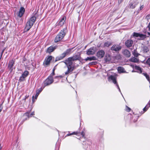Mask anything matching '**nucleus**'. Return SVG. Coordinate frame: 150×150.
Segmentation results:
<instances>
[{
  "instance_id": "12",
  "label": "nucleus",
  "mask_w": 150,
  "mask_h": 150,
  "mask_svg": "<svg viewBox=\"0 0 150 150\" xmlns=\"http://www.w3.org/2000/svg\"><path fill=\"white\" fill-rule=\"evenodd\" d=\"M57 47V46H51L48 48L46 50V52L50 53L54 51Z\"/></svg>"
},
{
  "instance_id": "5",
  "label": "nucleus",
  "mask_w": 150,
  "mask_h": 150,
  "mask_svg": "<svg viewBox=\"0 0 150 150\" xmlns=\"http://www.w3.org/2000/svg\"><path fill=\"white\" fill-rule=\"evenodd\" d=\"M53 82V79L52 76H50L44 81V85L45 86L49 85L52 83Z\"/></svg>"
},
{
  "instance_id": "29",
  "label": "nucleus",
  "mask_w": 150,
  "mask_h": 150,
  "mask_svg": "<svg viewBox=\"0 0 150 150\" xmlns=\"http://www.w3.org/2000/svg\"><path fill=\"white\" fill-rule=\"evenodd\" d=\"M143 51L144 52H147L149 51V49L146 46H144L143 48Z\"/></svg>"
},
{
  "instance_id": "32",
  "label": "nucleus",
  "mask_w": 150,
  "mask_h": 150,
  "mask_svg": "<svg viewBox=\"0 0 150 150\" xmlns=\"http://www.w3.org/2000/svg\"><path fill=\"white\" fill-rule=\"evenodd\" d=\"M143 74L146 77V79L150 83V80H149V75L147 74L146 73H143Z\"/></svg>"
},
{
  "instance_id": "31",
  "label": "nucleus",
  "mask_w": 150,
  "mask_h": 150,
  "mask_svg": "<svg viewBox=\"0 0 150 150\" xmlns=\"http://www.w3.org/2000/svg\"><path fill=\"white\" fill-rule=\"evenodd\" d=\"M37 90L36 91V93L35 97L34 96L32 97V101L33 102H34L35 101V100H36L37 99V98L38 97V92H37Z\"/></svg>"
},
{
  "instance_id": "41",
  "label": "nucleus",
  "mask_w": 150,
  "mask_h": 150,
  "mask_svg": "<svg viewBox=\"0 0 150 150\" xmlns=\"http://www.w3.org/2000/svg\"><path fill=\"white\" fill-rule=\"evenodd\" d=\"M81 134L82 136V137H83L85 135V133L83 132H82Z\"/></svg>"
},
{
  "instance_id": "14",
  "label": "nucleus",
  "mask_w": 150,
  "mask_h": 150,
  "mask_svg": "<svg viewBox=\"0 0 150 150\" xmlns=\"http://www.w3.org/2000/svg\"><path fill=\"white\" fill-rule=\"evenodd\" d=\"M25 12V9L23 7H21L19 9L18 14V16L20 17H22L23 15Z\"/></svg>"
},
{
  "instance_id": "28",
  "label": "nucleus",
  "mask_w": 150,
  "mask_h": 150,
  "mask_svg": "<svg viewBox=\"0 0 150 150\" xmlns=\"http://www.w3.org/2000/svg\"><path fill=\"white\" fill-rule=\"evenodd\" d=\"M150 107V101L149 102L146 106L143 108V110L144 112L146 111Z\"/></svg>"
},
{
  "instance_id": "39",
  "label": "nucleus",
  "mask_w": 150,
  "mask_h": 150,
  "mask_svg": "<svg viewBox=\"0 0 150 150\" xmlns=\"http://www.w3.org/2000/svg\"><path fill=\"white\" fill-rule=\"evenodd\" d=\"M43 88H41L40 89V90H38V95H39V93H40L41 92V91H42Z\"/></svg>"
},
{
  "instance_id": "6",
  "label": "nucleus",
  "mask_w": 150,
  "mask_h": 150,
  "mask_svg": "<svg viewBox=\"0 0 150 150\" xmlns=\"http://www.w3.org/2000/svg\"><path fill=\"white\" fill-rule=\"evenodd\" d=\"M128 115L130 117L131 119L134 122L137 121L139 116V115L138 114H135V113H130Z\"/></svg>"
},
{
  "instance_id": "44",
  "label": "nucleus",
  "mask_w": 150,
  "mask_h": 150,
  "mask_svg": "<svg viewBox=\"0 0 150 150\" xmlns=\"http://www.w3.org/2000/svg\"><path fill=\"white\" fill-rule=\"evenodd\" d=\"M148 27L149 28V30L150 31V22L149 23V24L148 25Z\"/></svg>"
},
{
  "instance_id": "8",
  "label": "nucleus",
  "mask_w": 150,
  "mask_h": 150,
  "mask_svg": "<svg viewBox=\"0 0 150 150\" xmlns=\"http://www.w3.org/2000/svg\"><path fill=\"white\" fill-rule=\"evenodd\" d=\"M133 36L136 37H139L140 38V39L141 40H143L146 38V35H145L135 32L133 33Z\"/></svg>"
},
{
  "instance_id": "3",
  "label": "nucleus",
  "mask_w": 150,
  "mask_h": 150,
  "mask_svg": "<svg viewBox=\"0 0 150 150\" xmlns=\"http://www.w3.org/2000/svg\"><path fill=\"white\" fill-rule=\"evenodd\" d=\"M67 29L66 28H64L57 35L54 40V41L55 42H57L60 41L66 35Z\"/></svg>"
},
{
  "instance_id": "48",
  "label": "nucleus",
  "mask_w": 150,
  "mask_h": 150,
  "mask_svg": "<svg viewBox=\"0 0 150 150\" xmlns=\"http://www.w3.org/2000/svg\"><path fill=\"white\" fill-rule=\"evenodd\" d=\"M109 60H110V58H109V59H108V61H109Z\"/></svg>"
},
{
  "instance_id": "17",
  "label": "nucleus",
  "mask_w": 150,
  "mask_h": 150,
  "mask_svg": "<svg viewBox=\"0 0 150 150\" xmlns=\"http://www.w3.org/2000/svg\"><path fill=\"white\" fill-rule=\"evenodd\" d=\"M95 51L94 49V47H92L88 49L86 52V54L88 55H93L94 54Z\"/></svg>"
},
{
  "instance_id": "36",
  "label": "nucleus",
  "mask_w": 150,
  "mask_h": 150,
  "mask_svg": "<svg viewBox=\"0 0 150 150\" xmlns=\"http://www.w3.org/2000/svg\"><path fill=\"white\" fill-rule=\"evenodd\" d=\"M126 110L127 112H129L130 111L131 109L127 106H126Z\"/></svg>"
},
{
  "instance_id": "45",
  "label": "nucleus",
  "mask_w": 150,
  "mask_h": 150,
  "mask_svg": "<svg viewBox=\"0 0 150 150\" xmlns=\"http://www.w3.org/2000/svg\"><path fill=\"white\" fill-rule=\"evenodd\" d=\"M2 148V147L1 146V144H0V150H1V149Z\"/></svg>"
},
{
  "instance_id": "23",
  "label": "nucleus",
  "mask_w": 150,
  "mask_h": 150,
  "mask_svg": "<svg viewBox=\"0 0 150 150\" xmlns=\"http://www.w3.org/2000/svg\"><path fill=\"white\" fill-rule=\"evenodd\" d=\"M117 70L120 73H123L125 72V69L123 67H118Z\"/></svg>"
},
{
  "instance_id": "40",
  "label": "nucleus",
  "mask_w": 150,
  "mask_h": 150,
  "mask_svg": "<svg viewBox=\"0 0 150 150\" xmlns=\"http://www.w3.org/2000/svg\"><path fill=\"white\" fill-rule=\"evenodd\" d=\"M5 50V49H4L1 52V57L2 56V55H3V54L4 52V50Z\"/></svg>"
},
{
  "instance_id": "21",
  "label": "nucleus",
  "mask_w": 150,
  "mask_h": 150,
  "mask_svg": "<svg viewBox=\"0 0 150 150\" xmlns=\"http://www.w3.org/2000/svg\"><path fill=\"white\" fill-rule=\"evenodd\" d=\"M70 57L71 58V60H72L73 61H74V60L79 59L80 58V57L79 55H75L73 57Z\"/></svg>"
},
{
  "instance_id": "46",
  "label": "nucleus",
  "mask_w": 150,
  "mask_h": 150,
  "mask_svg": "<svg viewBox=\"0 0 150 150\" xmlns=\"http://www.w3.org/2000/svg\"><path fill=\"white\" fill-rule=\"evenodd\" d=\"M28 96H27V95H26V96H25V99L26 98H28Z\"/></svg>"
},
{
  "instance_id": "19",
  "label": "nucleus",
  "mask_w": 150,
  "mask_h": 150,
  "mask_svg": "<svg viewBox=\"0 0 150 150\" xmlns=\"http://www.w3.org/2000/svg\"><path fill=\"white\" fill-rule=\"evenodd\" d=\"M30 113H24L23 116V118L25 119H27V118H28L30 116H32V115H34V113H31L30 114Z\"/></svg>"
},
{
  "instance_id": "49",
  "label": "nucleus",
  "mask_w": 150,
  "mask_h": 150,
  "mask_svg": "<svg viewBox=\"0 0 150 150\" xmlns=\"http://www.w3.org/2000/svg\"><path fill=\"white\" fill-rule=\"evenodd\" d=\"M106 61H107V59H106Z\"/></svg>"
},
{
  "instance_id": "2",
  "label": "nucleus",
  "mask_w": 150,
  "mask_h": 150,
  "mask_svg": "<svg viewBox=\"0 0 150 150\" xmlns=\"http://www.w3.org/2000/svg\"><path fill=\"white\" fill-rule=\"evenodd\" d=\"M36 18L35 16H33L28 21L25 28V31H28L31 28L35 21Z\"/></svg>"
},
{
  "instance_id": "33",
  "label": "nucleus",
  "mask_w": 150,
  "mask_h": 150,
  "mask_svg": "<svg viewBox=\"0 0 150 150\" xmlns=\"http://www.w3.org/2000/svg\"><path fill=\"white\" fill-rule=\"evenodd\" d=\"M25 77H24L22 75H21V76H20V78L19 79V81L20 82L23 81L25 80Z\"/></svg>"
},
{
  "instance_id": "35",
  "label": "nucleus",
  "mask_w": 150,
  "mask_h": 150,
  "mask_svg": "<svg viewBox=\"0 0 150 150\" xmlns=\"http://www.w3.org/2000/svg\"><path fill=\"white\" fill-rule=\"evenodd\" d=\"M146 64L150 66V57L149 58L146 62Z\"/></svg>"
},
{
  "instance_id": "20",
  "label": "nucleus",
  "mask_w": 150,
  "mask_h": 150,
  "mask_svg": "<svg viewBox=\"0 0 150 150\" xmlns=\"http://www.w3.org/2000/svg\"><path fill=\"white\" fill-rule=\"evenodd\" d=\"M14 61L12 60L9 61L8 67L10 69L12 70V68L14 63Z\"/></svg>"
},
{
  "instance_id": "16",
  "label": "nucleus",
  "mask_w": 150,
  "mask_h": 150,
  "mask_svg": "<svg viewBox=\"0 0 150 150\" xmlns=\"http://www.w3.org/2000/svg\"><path fill=\"white\" fill-rule=\"evenodd\" d=\"M52 57L51 56L48 57L46 59H45L44 63V64L46 65H49L50 64V61L52 59Z\"/></svg>"
},
{
  "instance_id": "10",
  "label": "nucleus",
  "mask_w": 150,
  "mask_h": 150,
  "mask_svg": "<svg viewBox=\"0 0 150 150\" xmlns=\"http://www.w3.org/2000/svg\"><path fill=\"white\" fill-rule=\"evenodd\" d=\"M121 46L118 45H113L111 47V50L115 51L120 50L121 49Z\"/></svg>"
},
{
  "instance_id": "13",
  "label": "nucleus",
  "mask_w": 150,
  "mask_h": 150,
  "mask_svg": "<svg viewBox=\"0 0 150 150\" xmlns=\"http://www.w3.org/2000/svg\"><path fill=\"white\" fill-rule=\"evenodd\" d=\"M133 43V41L131 39L127 40L125 42V45L127 47L132 46Z\"/></svg>"
},
{
  "instance_id": "37",
  "label": "nucleus",
  "mask_w": 150,
  "mask_h": 150,
  "mask_svg": "<svg viewBox=\"0 0 150 150\" xmlns=\"http://www.w3.org/2000/svg\"><path fill=\"white\" fill-rule=\"evenodd\" d=\"M146 18L149 21V20L150 19V14L147 15L146 17Z\"/></svg>"
},
{
  "instance_id": "42",
  "label": "nucleus",
  "mask_w": 150,
  "mask_h": 150,
  "mask_svg": "<svg viewBox=\"0 0 150 150\" xmlns=\"http://www.w3.org/2000/svg\"><path fill=\"white\" fill-rule=\"evenodd\" d=\"M144 7V6L143 5L141 6L140 7V10H142L143 9V8Z\"/></svg>"
},
{
  "instance_id": "26",
  "label": "nucleus",
  "mask_w": 150,
  "mask_h": 150,
  "mask_svg": "<svg viewBox=\"0 0 150 150\" xmlns=\"http://www.w3.org/2000/svg\"><path fill=\"white\" fill-rule=\"evenodd\" d=\"M132 53L134 56L136 57H137L139 55L136 50H134L132 51Z\"/></svg>"
},
{
  "instance_id": "34",
  "label": "nucleus",
  "mask_w": 150,
  "mask_h": 150,
  "mask_svg": "<svg viewBox=\"0 0 150 150\" xmlns=\"http://www.w3.org/2000/svg\"><path fill=\"white\" fill-rule=\"evenodd\" d=\"M78 133L77 132H74L73 133H71V134H67L66 135V136H69L71 135L77 134H78Z\"/></svg>"
},
{
  "instance_id": "47",
  "label": "nucleus",
  "mask_w": 150,
  "mask_h": 150,
  "mask_svg": "<svg viewBox=\"0 0 150 150\" xmlns=\"http://www.w3.org/2000/svg\"><path fill=\"white\" fill-rule=\"evenodd\" d=\"M148 34L149 35H150V33H149V32H148Z\"/></svg>"
},
{
  "instance_id": "43",
  "label": "nucleus",
  "mask_w": 150,
  "mask_h": 150,
  "mask_svg": "<svg viewBox=\"0 0 150 150\" xmlns=\"http://www.w3.org/2000/svg\"><path fill=\"white\" fill-rule=\"evenodd\" d=\"M2 109V105H0V112L1 111Z\"/></svg>"
},
{
  "instance_id": "11",
  "label": "nucleus",
  "mask_w": 150,
  "mask_h": 150,
  "mask_svg": "<svg viewBox=\"0 0 150 150\" xmlns=\"http://www.w3.org/2000/svg\"><path fill=\"white\" fill-rule=\"evenodd\" d=\"M138 4V2L137 0H134L133 2L130 3L129 6L130 8L133 9Z\"/></svg>"
},
{
  "instance_id": "38",
  "label": "nucleus",
  "mask_w": 150,
  "mask_h": 150,
  "mask_svg": "<svg viewBox=\"0 0 150 150\" xmlns=\"http://www.w3.org/2000/svg\"><path fill=\"white\" fill-rule=\"evenodd\" d=\"M54 75V69H53L52 72L50 76H53Z\"/></svg>"
},
{
  "instance_id": "18",
  "label": "nucleus",
  "mask_w": 150,
  "mask_h": 150,
  "mask_svg": "<svg viewBox=\"0 0 150 150\" xmlns=\"http://www.w3.org/2000/svg\"><path fill=\"white\" fill-rule=\"evenodd\" d=\"M123 53L126 57H130L131 54L130 52L127 50H125L123 52Z\"/></svg>"
},
{
  "instance_id": "15",
  "label": "nucleus",
  "mask_w": 150,
  "mask_h": 150,
  "mask_svg": "<svg viewBox=\"0 0 150 150\" xmlns=\"http://www.w3.org/2000/svg\"><path fill=\"white\" fill-rule=\"evenodd\" d=\"M66 20V17L65 16L63 17L60 20L59 23H57V25L60 27L62 26L65 23Z\"/></svg>"
},
{
  "instance_id": "24",
  "label": "nucleus",
  "mask_w": 150,
  "mask_h": 150,
  "mask_svg": "<svg viewBox=\"0 0 150 150\" xmlns=\"http://www.w3.org/2000/svg\"><path fill=\"white\" fill-rule=\"evenodd\" d=\"M111 45L110 42L107 41L104 43L103 47H108Z\"/></svg>"
},
{
  "instance_id": "9",
  "label": "nucleus",
  "mask_w": 150,
  "mask_h": 150,
  "mask_svg": "<svg viewBox=\"0 0 150 150\" xmlns=\"http://www.w3.org/2000/svg\"><path fill=\"white\" fill-rule=\"evenodd\" d=\"M105 52L103 50H100L97 53V56L99 58H102L104 56Z\"/></svg>"
},
{
  "instance_id": "30",
  "label": "nucleus",
  "mask_w": 150,
  "mask_h": 150,
  "mask_svg": "<svg viewBox=\"0 0 150 150\" xmlns=\"http://www.w3.org/2000/svg\"><path fill=\"white\" fill-rule=\"evenodd\" d=\"M29 72L27 71H25L23 74H22V75L26 78L28 75Z\"/></svg>"
},
{
  "instance_id": "27",
  "label": "nucleus",
  "mask_w": 150,
  "mask_h": 150,
  "mask_svg": "<svg viewBox=\"0 0 150 150\" xmlns=\"http://www.w3.org/2000/svg\"><path fill=\"white\" fill-rule=\"evenodd\" d=\"M134 68L136 70H137L138 71L137 72L139 73H141L142 72L141 68L140 67L136 66Z\"/></svg>"
},
{
  "instance_id": "22",
  "label": "nucleus",
  "mask_w": 150,
  "mask_h": 150,
  "mask_svg": "<svg viewBox=\"0 0 150 150\" xmlns=\"http://www.w3.org/2000/svg\"><path fill=\"white\" fill-rule=\"evenodd\" d=\"M96 60V58L94 56H93L91 57H87L86 59H85V60L87 61L88 60L91 61L93 60Z\"/></svg>"
},
{
  "instance_id": "1",
  "label": "nucleus",
  "mask_w": 150,
  "mask_h": 150,
  "mask_svg": "<svg viewBox=\"0 0 150 150\" xmlns=\"http://www.w3.org/2000/svg\"><path fill=\"white\" fill-rule=\"evenodd\" d=\"M73 60L70 57L68 58L67 59L65 60L64 62L68 68V70L65 72V74L67 75L69 73L72 72L74 69V67L72 66L73 63Z\"/></svg>"
},
{
  "instance_id": "25",
  "label": "nucleus",
  "mask_w": 150,
  "mask_h": 150,
  "mask_svg": "<svg viewBox=\"0 0 150 150\" xmlns=\"http://www.w3.org/2000/svg\"><path fill=\"white\" fill-rule=\"evenodd\" d=\"M130 61L134 62H137L139 61V60L135 57L131 58L129 60Z\"/></svg>"
},
{
  "instance_id": "7",
  "label": "nucleus",
  "mask_w": 150,
  "mask_h": 150,
  "mask_svg": "<svg viewBox=\"0 0 150 150\" xmlns=\"http://www.w3.org/2000/svg\"><path fill=\"white\" fill-rule=\"evenodd\" d=\"M108 80L109 81H112L113 83L116 84V85L117 86V88L119 89V91L121 93V91L119 85L117 84L116 81L115 77L114 76L111 75L109 77Z\"/></svg>"
},
{
  "instance_id": "4",
  "label": "nucleus",
  "mask_w": 150,
  "mask_h": 150,
  "mask_svg": "<svg viewBox=\"0 0 150 150\" xmlns=\"http://www.w3.org/2000/svg\"><path fill=\"white\" fill-rule=\"evenodd\" d=\"M70 49H67L61 55L57 57L56 58L55 61H57L62 59L67 55L69 54L70 52Z\"/></svg>"
}]
</instances>
